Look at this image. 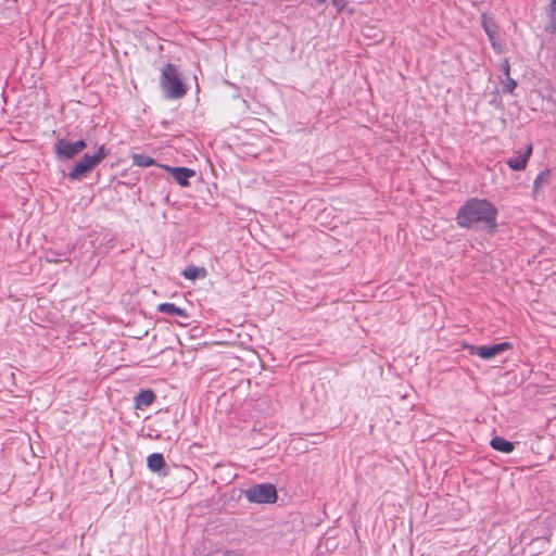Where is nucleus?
<instances>
[{
	"label": "nucleus",
	"instance_id": "f257e3e1",
	"mask_svg": "<svg viewBox=\"0 0 556 556\" xmlns=\"http://www.w3.org/2000/svg\"><path fill=\"white\" fill-rule=\"evenodd\" d=\"M496 206L486 199L470 198L457 211L456 223L460 228L485 230L493 235L497 231Z\"/></svg>",
	"mask_w": 556,
	"mask_h": 556
},
{
	"label": "nucleus",
	"instance_id": "f03ea898",
	"mask_svg": "<svg viewBox=\"0 0 556 556\" xmlns=\"http://www.w3.org/2000/svg\"><path fill=\"white\" fill-rule=\"evenodd\" d=\"M160 86L167 99H181L188 91L187 86L180 77V73L172 63H167L162 68Z\"/></svg>",
	"mask_w": 556,
	"mask_h": 556
},
{
	"label": "nucleus",
	"instance_id": "7ed1b4c3",
	"mask_svg": "<svg viewBox=\"0 0 556 556\" xmlns=\"http://www.w3.org/2000/svg\"><path fill=\"white\" fill-rule=\"evenodd\" d=\"M109 153L110 151L105 146H101L92 155L86 153L71 169L68 178L71 180H80L86 177L109 155Z\"/></svg>",
	"mask_w": 556,
	"mask_h": 556
},
{
	"label": "nucleus",
	"instance_id": "20e7f679",
	"mask_svg": "<svg viewBox=\"0 0 556 556\" xmlns=\"http://www.w3.org/2000/svg\"><path fill=\"white\" fill-rule=\"evenodd\" d=\"M244 495L251 503L270 504L277 501V490L271 483H262L249 488Z\"/></svg>",
	"mask_w": 556,
	"mask_h": 556
},
{
	"label": "nucleus",
	"instance_id": "39448f33",
	"mask_svg": "<svg viewBox=\"0 0 556 556\" xmlns=\"http://www.w3.org/2000/svg\"><path fill=\"white\" fill-rule=\"evenodd\" d=\"M87 148L84 139L71 142L64 138L58 139L54 143V153L58 160L68 161L81 153Z\"/></svg>",
	"mask_w": 556,
	"mask_h": 556
},
{
	"label": "nucleus",
	"instance_id": "423d86ee",
	"mask_svg": "<svg viewBox=\"0 0 556 556\" xmlns=\"http://www.w3.org/2000/svg\"><path fill=\"white\" fill-rule=\"evenodd\" d=\"M509 349H511L509 342H501L493 345H471L469 346V353L471 355H478L483 359H491Z\"/></svg>",
	"mask_w": 556,
	"mask_h": 556
},
{
	"label": "nucleus",
	"instance_id": "0eeeda50",
	"mask_svg": "<svg viewBox=\"0 0 556 556\" xmlns=\"http://www.w3.org/2000/svg\"><path fill=\"white\" fill-rule=\"evenodd\" d=\"M532 144H528L523 152H519L517 155L509 157L506 164L514 170H523L532 154Z\"/></svg>",
	"mask_w": 556,
	"mask_h": 556
},
{
	"label": "nucleus",
	"instance_id": "6e6552de",
	"mask_svg": "<svg viewBox=\"0 0 556 556\" xmlns=\"http://www.w3.org/2000/svg\"><path fill=\"white\" fill-rule=\"evenodd\" d=\"M164 168L170 172L174 179L182 187L189 186V178L195 175V172L193 169L187 167L164 166Z\"/></svg>",
	"mask_w": 556,
	"mask_h": 556
},
{
	"label": "nucleus",
	"instance_id": "1a4fd4ad",
	"mask_svg": "<svg viewBox=\"0 0 556 556\" xmlns=\"http://www.w3.org/2000/svg\"><path fill=\"white\" fill-rule=\"evenodd\" d=\"M147 466L153 472H157L159 475L162 476L167 475V471H164V469L166 468V463L163 454L161 453H153L149 455L147 458Z\"/></svg>",
	"mask_w": 556,
	"mask_h": 556
},
{
	"label": "nucleus",
	"instance_id": "9d476101",
	"mask_svg": "<svg viewBox=\"0 0 556 556\" xmlns=\"http://www.w3.org/2000/svg\"><path fill=\"white\" fill-rule=\"evenodd\" d=\"M71 252L72 251L70 249H65L62 251H58L54 249H48L43 252V258L48 263L70 262Z\"/></svg>",
	"mask_w": 556,
	"mask_h": 556
},
{
	"label": "nucleus",
	"instance_id": "9b49d317",
	"mask_svg": "<svg viewBox=\"0 0 556 556\" xmlns=\"http://www.w3.org/2000/svg\"><path fill=\"white\" fill-rule=\"evenodd\" d=\"M155 400V394L152 390H141L135 397V407L137 409H144L149 407Z\"/></svg>",
	"mask_w": 556,
	"mask_h": 556
},
{
	"label": "nucleus",
	"instance_id": "f8f14e48",
	"mask_svg": "<svg viewBox=\"0 0 556 556\" xmlns=\"http://www.w3.org/2000/svg\"><path fill=\"white\" fill-rule=\"evenodd\" d=\"M490 445L495 451L506 453V454L511 453L515 448L514 442L507 441L506 439H504L502 437H494L491 440Z\"/></svg>",
	"mask_w": 556,
	"mask_h": 556
},
{
	"label": "nucleus",
	"instance_id": "ddd939ff",
	"mask_svg": "<svg viewBox=\"0 0 556 556\" xmlns=\"http://www.w3.org/2000/svg\"><path fill=\"white\" fill-rule=\"evenodd\" d=\"M547 23L545 25V30L549 34L556 33V0H551L548 3L547 10Z\"/></svg>",
	"mask_w": 556,
	"mask_h": 556
},
{
	"label": "nucleus",
	"instance_id": "4468645a",
	"mask_svg": "<svg viewBox=\"0 0 556 556\" xmlns=\"http://www.w3.org/2000/svg\"><path fill=\"white\" fill-rule=\"evenodd\" d=\"M157 311L167 315H177L179 317H182L185 319L189 318V315L187 312L178 306H176L174 303H161L157 306Z\"/></svg>",
	"mask_w": 556,
	"mask_h": 556
},
{
	"label": "nucleus",
	"instance_id": "2eb2a0df",
	"mask_svg": "<svg viewBox=\"0 0 556 556\" xmlns=\"http://www.w3.org/2000/svg\"><path fill=\"white\" fill-rule=\"evenodd\" d=\"M551 170L549 169H545L543 172H541L535 180H534V184H533V192L534 193H538L540 189L544 188L545 186L549 185L551 182Z\"/></svg>",
	"mask_w": 556,
	"mask_h": 556
},
{
	"label": "nucleus",
	"instance_id": "dca6fc26",
	"mask_svg": "<svg viewBox=\"0 0 556 556\" xmlns=\"http://www.w3.org/2000/svg\"><path fill=\"white\" fill-rule=\"evenodd\" d=\"M132 164L139 167H149L156 164V161L146 154L134 153L131 155Z\"/></svg>",
	"mask_w": 556,
	"mask_h": 556
},
{
	"label": "nucleus",
	"instance_id": "f3484780",
	"mask_svg": "<svg viewBox=\"0 0 556 556\" xmlns=\"http://www.w3.org/2000/svg\"><path fill=\"white\" fill-rule=\"evenodd\" d=\"M206 275L205 268L197 266H188L184 271L182 276L188 280H195L198 278H204Z\"/></svg>",
	"mask_w": 556,
	"mask_h": 556
},
{
	"label": "nucleus",
	"instance_id": "a211bd4d",
	"mask_svg": "<svg viewBox=\"0 0 556 556\" xmlns=\"http://www.w3.org/2000/svg\"><path fill=\"white\" fill-rule=\"evenodd\" d=\"M482 26H483V29L485 30L490 41L492 42L493 46H495L494 40H495L496 34H497L495 24L493 23L492 20H489L485 16H483Z\"/></svg>",
	"mask_w": 556,
	"mask_h": 556
},
{
	"label": "nucleus",
	"instance_id": "6ab92c4d",
	"mask_svg": "<svg viewBox=\"0 0 556 556\" xmlns=\"http://www.w3.org/2000/svg\"><path fill=\"white\" fill-rule=\"evenodd\" d=\"M517 87V81L513 79L510 76H507L505 81H503V92L504 93H513L515 88Z\"/></svg>",
	"mask_w": 556,
	"mask_h": 556
},
{
	"label": "nucleus",
	"instance_id": "aec40b11",
	"mask_svg": "<svg viewBox=\"0 0 556 556\" xmlns=\"http://www.w3.org/2000/svg\"><path fill=\"white\" fill-rule=\"evenodd\" d=\"M318 3H325L327 0H316ZM332 4L338 9L342 10L345 5L344 0H331Z\"/></svg>",
	"mask_w": 556,
	"mask_h": 556
},
{
	"label": "nucleus",
	"instance_id": "412c9836",
	"mask_svg": "<svg viewBox=\"0 0 556 556\" xmlns=\"http://www.w3.org/2000/svg\"><path fill=\"white\" fill-rule=\"evenodd\" d=\"M502 70L504 72L505 77L510 76V65L508 63V60H504L502 64Z\"/></svg>",
	"mask_w": 556,
	"mask_h": 556
}]
</instances>
